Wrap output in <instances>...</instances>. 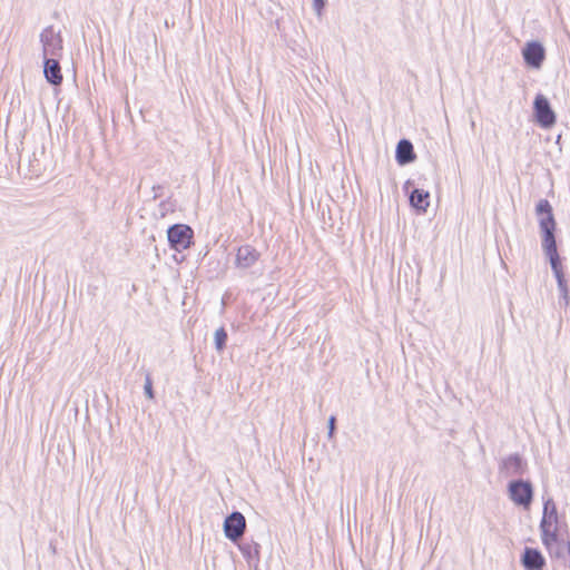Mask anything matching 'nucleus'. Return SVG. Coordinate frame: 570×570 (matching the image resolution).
<instances>
[{
  "instance_id": "nucleus-19",
  "label": "nucleus",
  "mask_w": 570,
  "mask_h": 570,
  "mask_svg": "<svg viewBox=\"0 0 570 570\" xmlns=\"http://www.w3.org/2000/svg\"><path fill=\"white\" fill-rule=\"evenodd\" d=\"M334 431H335V417L334 416H331L328 419V438L332 439L334 436Z\"/></svg>"
},
{
  "instance_id": "nucleus-1",
  "label": "nucleus",
  "mask_w": 570,
  "mask_h": 570,
  "mask_svg": "<svg viewBox=\"0 0 570 570\" xmlns=\"http://www.w3.org/2000/svg\"><path fill=\"white\" fill-rule=\"evenodd\" d=\"M535 215L538 218L541 245L544 253L557 249L554 237L556 220L552 213V207L547 199H540L535 206Z\"/></svg>"
},
{
  "instance_id": "nucleus-14",
  "label": "nucleus",
  "mask_w": 570,
  "mask_h": 570,
  "mask_svg": "<svg viewBox=\"0 0 570 570\" xmlns=\"http://www.w3.org/2000/svg\"><path fill=\"white\" fill-rule=\"evenodd\" d=\"M430 194L423 189H414L410 195V204L421 213H425L430 206Z\"/></svg>"
},
{
  "instance_id": "nucleus-2",
  "label": "nucleus",
  "mask_w": 570,
  "mask_h": 570,
  "mask_svg": "<svg viewBox=\"0 0 570 570\" xmlns=\"http://www.w3.org/2000/svg\"><path fill=\"white\" fill-rule=\"evenodd\" d=\"M542 541L547 547L552 546L557 541L558 514L557 508L552 499H547L543 507V515L541 520Z\"/></svg>"
},
{
  "instance_id": "nucleus-3",
  "label": "nucleus",
  "mask_w": 570,
  "mask_h": 570,
  "mask_svg": "<svg viewBox=\"0 0 570 570\" xmlns=\"http://www.w3.org/2000/svg\"><path fill=\"white\" fill-rule=\"evenodd\" d=\"M508 493L514 504L523 509L530 508L533 498V489L530 482L523 480L511 481Z\"/></svg>"
},
{
  "instance_id": "nucleus-7",
  "label": "nucleus",
  "mask_w": 570,
  "mask_h": 570,
  "mask_svg": "<svg viewBox=\"0 0 570 570\" xmlns=\"http://www.w3.org/2000/svg\"><path fill=\"white\" fill-rule=\"evenodd\" d=\"M544 254L548 257L551 268H552V272L557 278L560 295L564 299V303L568 304L569 291H568V286H567V283H566V279L563 276V271H562L561 261H560V257L558 254V249L547 252Z\"/></svg>"
},
{
  "instance_id": "nucleus-11",
  "label": "nucleus",
  "mask_w": 570,
  "mask_h": 570,
  "mask_svg": "<svg viewBox=\"0 0 570 570\" xmlns=\"http://www.w3.org/2000/svg\"><path fill=\"white\" fill-rule=\"evenodd\" d=\"M43 73L46 79L52 85H59L62 81L60 65L55 58H45Z\"/></svg>"
},
{
  "instance_id": "nucleus-8",
  "label": "nucleus",
  "mask_w": 570,
  "mask_h": 570,
  "mask_svg": "<svg viewBox=\"0 0 570 570\" xmlns=\"http://www.w3.org/2000/svg\"><path fill=\"white\" fill-rule=\"evenodd\" d=\"M41 42L45 58H55L59 56L62 49L61 38L52 28H48L42 31Z\"/></svg>"
},
{
  "instance_id": "nucleus-15",
  "label": "nucleus",
  "mask_w": 570,
  "mask_h": 570,
  "mask_svg": "<svg viewBox=\"0 0 570 570\" xmlns=\"http://www.w3.org/2000/svg\"><path fill=\"white\" fill-rule=\"evenodd\" d=\"M522 562L523 566L529 570H534L541 569L544 563V560L539 551L534 549H525L522 557Z\"/></svg>"
},
{
  "instance_id": "nucleus-16",
  "label": "nucleus",
  "mask_w": 570,
  "mask_h": 570,
  "mask_svg": "<svg viewBox=\"0 0 570 570\" xmlns=\"http://www.w3.org/2000/svg\"><path fill=\"white\" fill-rule=\"evenodd\" d=\"M214 340H215L216 350L219 352L223 351V348L225 347L226 341H227V333L224 330V327L216 330Z\"/></svg>"
},
{
  "instance_id": "nucleus-18",
  "label": "nucleus",
  "mask_w": 570,
  "mask_h": 570,
  "mask_svg": "<svg viewBox=\"0 0 570 570\" xmlns=\"http://www.w3.org/2000/svg\"><path fill=\"white\" fill-rule=\"evenodd\" d=\"M144 391H145V395L153 400L154 399V391H153V383H151V379L149 375L146 376V382H145V385H144Z\"/></svg>"
},
{
  "instance_id": "nucleus-5",
  "label": "nucleus",
  "mask_w": 570,
  "mask_h": 570,
  "mask_svg": "<svg viewBox=\"0 0 570 570\" xmlns=\"http://www.w3.org/2000/svg\"><path fill=\"white\" fill-rule=\"evenodd\" d=\"M533 108L535 119L541 127L550 128L556 124V114L543 95L535 96Z\"/></svg>"
},
{
  "instance_id": "nucleus-17",
  "label": "nucleus",
  "mask_w": 570,
  "mask_h": 570,
  "mask_svg": "<svg viewBox=\"0 0 570 570\" xmlns=\"http://www.w3.org/2000/svg\"><path fill=\"white\" fill-rule=\"evenodd\" d=\"M325 4H326V0H313L312 1L313 10L318 18H322Z\"/></svg>"
},
{
  "instance_id": "nucleus-6",
  "label": "nucleus",
  "mask_w": 570,
  "mask_h": 570,
  "mask_svg": "<svg viewBox=\"0 0 570 570\" xmlns=\"http://www.w3.org/2000/svg\"><path fill=\"white\" fill-rule=\"evenodd\" d=\"M522 57L529 67L539 69L546 58V50L540 42L530 41L522 49Z\"/></svg>"
},
{
  "instance_id": "nucleus-13",
  "label": "nucleus",
  "mask_w": 570,
  "mask_h": 570,
  "mask_svg": "<svg viewBox=\"0 0 570 570\" xmlns=\"http://www.w3.org/2000/svg\"><path fill=\"white\" fill-rule=\"evenodd\" d=\"M525 464L522 458L518 454H512L504 459L502 470L507 475H519L524 472Z\"/></svg>"
},
{
  "instance_id": "nucleus-10",
  "label": "nucleus",
  "mask_w": 570,
  "mask_h": 570,
  "mask_svg": "<svg viewBox=\"0 0 570 570\" xmlns=\"http://www.w3.org/2000/svg\"><path fill=\"white\" fill-rule=\"evenodd\" d=\"M259 258V253L249 245L240 246L236 254V266L238 268H249L252 267Z\"/></svg>"
},
{
  "instance_id": "nucleus-4",
  "label": "nucleus",
  "mask_w": 570,
  "mask_h": 570,
  "mask_svg": "<svg viewBox=\"0 0 570 570\" xmlns=\"http://www.w3.org/2000/svg\"><path fill=\"white\" fill-rule=\"evenodd\" d=\"M167 236L170 246L180 252L190 246L193 230L187 225H174L168 229Z\"/></svg>"
},
{
  "instance_id": "nucleus-12",
  "label": "nucleus",
  "mask_w": 570,
  "mask_h": 570,
  "mask_svg": "<svg viewBox=\"0 0 570 570\" xmlns=\"http://www.w3.org/2000/svg\"><path fill=\"white\" fill-rule=\"evenodd\" d=\"M415 159V154L413 151V145L411 141L406 139H402L399 141L396 146V161L399 165H407Z\"/></svg>"
},
{
  "instance_id": "nucleus-9",
  "label": "nucleus",
  "mask_w": 570,
  "mask_h": 570,
  "mask_svg": "<svg viewBox=\"0 0 570 570\" xmlns=\"http://www.w3.org/2000/svg\"><path fill=\"white\" fill-rule=\"evenodd\" d=\"M246 520L240 512H233L224 522L225 535L232 540H238L245 531Z\"/></svg>"
}]
</instances>
